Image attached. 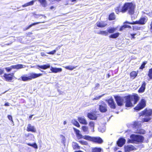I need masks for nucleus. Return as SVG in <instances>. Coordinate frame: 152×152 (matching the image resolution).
Listing matches in <instances>:
<instances>
[{"label": "nucleus", "instance_id": "f704fd0d", "mask_svg": "<svg viewBox=\"0 0 152 152\" xmlns=\"http://www.w3.org/2000/svg\"><path fill=\"white\" fill-rule=\"evenodd\" d=\"M115 29L114 28H110L108 29V32L110 33H113L114 32Z\"/></svg>", "mask_w": 152, "mask_h": 152}, {"label": "nucleus", "instance_id": "58836bf2", "mask_svg": "<svg viewBox=\"0 0 152 152\" xmlns=\"http://www.w3.org/2000/svg\"><path fill=\"white\" fill-rule=\"evenodd\" d=\"M89 126L92 128L94 129V123L93 121H91L89 123Z\"/></svg>", "mask_w": 152, "mask_h": 152}, {"label": "nucleus", "instance_id": "b1692460", "mask_svg": "<svg viewBox=\"0 0 152 152\" xmlns=\"http://www.w3.org/2000/svg\"><path fill=\"white\" fill-rule=\"evenodd\" d=\"M45 21H43V22H37L36 23H34L31 25H29L26 28V30L28 29L29 28H31L32 26H34L36 25H37L38 24L41 23H44Z\"/></svg>", "mask_w": 152, "mask_h": 152}, {"label": "nucleus", "instance_id": "c9c22d12", "mask_svg": "<svg viewBox=\"0 0 152 152\" xmlns=\"http://www.w3.org/2000/svg\"><path fill=\"white\" fill-rule=\"evenodd\" d=\"M98 129L99 131L101 132L102 133L104 132L105 130V129L104 127L102 128L101 126H100L98 128Z\"/></svg>", "mask_w": 152, "mask_h": 152}, {"label": "nucleus", "instance_id": "7ed1b4c3", "mask_svg": "<svg viewBox=\"0 0 152 152\" xmlns=\"http://www.w3.org/2000/svg\"><path fill=\"white\" fill-rule=\"evenodd\" d=\"M130 139L128 141L131 143L138 144L142 143L144 137L142 135L132 134L130 135Z\"/></svg>", "mask_w": 152, "mask_h": 152}, {"label": "nucleus", "instance_id": "39448f33", "mask_svg": "<svg viewBox=\"0 0 152 152\" xmlns=\"http://www.w3.org/2000/svg\"><path fill=\"white\" fill-rule=\"evenodd\" d=\"M29 76L28 77L25 76H22L21 77V80L24 81H26L30 80L32 79L36 78L37 77L41 76L42 75V73L37 74L34 73H31L29 74Z\"/></svg>", "mask_w": 152, "mask_h": 152}, {"label": "nucleus", "instance_id": "e2e57ef3", "mask_svg": "<svg viewBox=\"0 0 152 152\" xmlns=\"http://www.w3.org/2000/svg\"><path fill=\"white\" fill-rule=\"evenodd\" d=\"M99 84L98 83H96V86L95 87L96 88L97 87H99Z\"/></svg>", "mask_w": 152, "mask_h": 152}, {"label": "nucleus", "instance_id": "4468645a", "mask_svg": "<svg viewBox=\"0 0 152 152\" xmlns=\"http://www.w3.org/2000/svg\"><path fill=\"white\" fill-rule=\"evenodd\" d=\"M109 105L111 108L115 109L116 108V104L113 99L111 98L107 100Z\"/></svg>", "mask_w": 152, "mask_h": 152}, {"label": "nucleus", "instance_id": "6e6552de", "mask_svg": "<svg viewBox=\"0 0 152 152\" xmlns=\"http://www.w3.org/2000/svg\"><path fill=\"white\" fill-rule=\"evenodd\" d=\"M26 67L24 65L22 64H18L17 65L11 66L10 67H7L5 68L7 72H9L11 71L12 69H18L24 68Z\"/></svg>", "mask_w": 152, "mask_h": 152}, {"label": "nucleus", "instance_id": "72a5a7b5", "mask_svg": "<svg viewBox=\"0 0 152 152\" xmlns=\"http://www.w3.org/2000/svg\"><path fill=\"white\" fill-rule=\"evenodd\" d=\"M100 34H102L105 36H107L108 35V32L105 31H100Z\"/></svg>", "mask_w": 152, "mask_h": 152}, {"label": "nucleus", "instance_id": "a19ab883", "mask_svg": "<svg viewBox=\"0 0 152 152\" xmlns=\"http://www.w3.org/2000/svg\"><path fill=\"white\" fill-rule=\"evenodd\" d=\"M41 16L44 17V18H46V17L45 15H42L38 14H35V17L36 18H38L39 17H41Z\"/></svg>", "mask_w": 152, "mask_h": 152}, {"label": "nucleus", "instance_id": "a878e982", "mask_svg": "<svg viewBox=\"0 0 152 152\" xmlns=\"http://www.w3.org/2000/svg\"><path fill=\"white\" fill-rule=\"evenodd\" d=\"M119 33L118 32H117L111 34L109 36V37L112 38H116L119 36Z\"/></svg>", "mask_w": 152, "mask_h": 152}, {"label": "nucleus", "instance_id": "3c124183", "mask_svg": "<svg viewBox=\"0 0 152 152\" xmlns=\"http://www.w3.org/2000/svg\"><path fill=\"white\" fill-rule=\"evenodd\" d=\"M8 119L10 121H11L13 122L12 119V117L11 115H8Z\"/></svg>", "mask_w": 152, "mask_h": 152}, {"label": "nucleus", "instance_id": "4c0bfd02", "mask_svg": "<svg viewBox=\"0 0 152 152\" xmlns=\"http://www.w3.org/2000/svg\"><path fill=\"white\" fill-rule=\"evenodd\" d=\"M82 129L83 131L84 132H88V127L83 126L82 127Z\"/></svg>", "mask_w": 152, "mask_h": 152}, {"label": "nucleus", "instance_id": "09e8293b", "mask_svg": "<svg viewBox=\"0 0 152 152\" xmlns=\"http://www.w3.org/2000/svg\"><path fill=\"white\" fill-rule=\"evenodd\" d=\"M136 35V33L131 34L130 35L132 39H134L135 38V36Z\"/></svg>", "mask_w": 152, "mask_h": 152}, {"label": "nucleus", "instance_id": "aec40b11", "mask_svg": "<svg viewBox=\"0 0 152 152\" xmlns=\"http://www.w3.org/2000/svg\"><path fill=\"white\" fill-rule=\"evenodd\" d=\"M135 147L132 145H128L125 146L124 147V149L125 151H130L134 150Z\"/></svg>", "mask_w": 152, "mask_h": 152}, {"label": "nucleus", "instance_id": "052dcab7", "mask_svg": "<svg viewBox=\"0 0 152 152\" xmlns=\"http://www.w3.org/2000/svg\"><path fill=\"white\" fill-rule=\"evenodd\" d=\"M75 148H77L79 146L76 143H75Z\"/></svg>", "mask_w": 152, "mask_h": 152}, {"label": "nucleus", "instance_id": "49530a36", "mask_svg": "<svg viewBox=\"0 0 152 152\" xmlns=\"http://www.w3.org/2000/svg\"><path fill=\"white\" fill-rule=\"evenodd\" d=\"M104 94H103V95L100 96H96L93 99V100H97L98 99H99L101 97H102Z\"/></svg>", "mask_w": 152, "mask_h": 152}, {"label": "nucleus", "instance_id": "c85d7f7f", "mask_svg": "<svg viewBox=\"0 0 152 152\" xmlns=\"http://www.w3.org/2000/svg\"><path fill=\"white\" fill-rule=\"evenodd\" d=\"M101 148L95 147L92 149V152H101Z\"/></svg>", "mask_w": 152, "mask_h": 152}, {"label": "nucleus", "instance_id": "f03ea898", "mask_svg": "<svg viewBox=\"0 0 152 152\" xmlns=\"http://www.w3.org/2000/svg\"><path fill=\"white\" fill-rule=\"evenodd\" d=\"M126 104V107H130L133 106L132 101H134V104H135L139 100V97L137 94L134 95L133 96H128L125 97Z\"/></svg>", "mask_w": 152, "mask_h": 152}, {"label": "nucleus", "instance_id": "5fc2aeb1", "mask_svg": "<svg viewBox=\"0 0 152 152\" xmlns=\"http://www.w3.org/2000/svg\"><path fill=\"white\" fill-rule=\"evenodd\" d=\"M4 72V70L3 69H0V75L2 74Z\"/></svg>", "mask_w": 152, "mask_h": 152}, {"label": "nucleus", "instance_id": "de8ad7c7", "mask_svg": "<svg viewBox=\"0 0 152 152\" xmlns=\"http://www.w3.org/2000/svg\"><path fill=\"white\" fill-rule=\"evenodd\" d=\"M140 27L137 26H133V30L135 31L136 30H139L140 29Z\"/></svg>", "mask_w": 152, "mask_h": 152}, {"label": "nucleus", "instance_id": "69168bd1", "mask_svg": "<svg viewBox=\"0 0 152 152\" xmlns=\"http://www.w3.org/2000/svg\"><path fill=\"white\" fill-rule=\"evenodd\" d=\"M62 136L63 137V138H62V140H65V137H64L63 136Z\"/></svg>", "mask_w": 152, "mask_h": 152}, {"label": "nucleus", "instance_id": "4d7b16f0", "mask_svg": "<svg viewBox=\"0 0 152 152\" xmlns=\"http://www.w3.org/2000/svg\"><path fill=\"white\" fill-rule=\"evenodd\" d=\"M27 6H28L27 3H26L24 5H22V7H25Z\"/></svg>", "mask_w": 152, "mask_h": 152}, {"label": "nucleus", "instance_id": "c03bdc74", "mask_svg": "<svg viewBox=\"0 0 152 152\" xmlns=\"http://www.w3.org/2000/svg\"><path fill=\"white\" fill-rule=\"evenodd\" d=\"M36 1V0H32V1H31L28 2L27 3V4H28V6H31V5H33L34 3V2Z\"/></svg>", "mask_w": 152, "mask_h": 152}, {"label": "nucleus", "instance_id": "473e14b6", "mask_svg": "<svg viewBox=\"0 0 152 152\" xmlns=\"http://www.w3.org/2000/svg\"><path fill=\"white\" fill-rule=\"evenodd\" d=\"M137 75V73L135 71L132 72L130 73V75L131 77H133L134 78Z\"/></svg>", "mask_w": 152, "mask_h": 152}, {"label": "nucleus", "instance_id": "423d86ee", "mask_svg": "<svg viewBox=\"0 0 152 152\" xmlns=\"http://www.w3.org/2000/svg\"><path fill=\"white\" fill-rule=\"evenodd\" d=\"M86 140L93 142H94L101 144L103 142L102 139L100 137H92L88 135L86 137Z\"/></svg>", "mask_w": 152, "mask_h": 152}, {"label": "nucleus", "instance_id": "bf43d9fd", "mask_svg": "<svg viewBox=\"0 0 152 152\" xmlns=\"http://www.w3.org/2000/svg\"><path fill=\"white\" fill-rule=\"evenodd\" d=\"M100 31H95V32L96 33L100 34Z\"/></svg>", "mask_w": 152, "mask_h": 152}, {"label": "nucleus", "instance_id": "864d4df0", "mask_svg": "<svg viewBox=\"0 0 152 152\" xmlns=\"http://www.w3.org/2000/svg\"><path fill=\"white\" fill-rule=\"evenodd\" d=\"M124 26H125V28H131V26H130L129 25H126V24H124Z\"/></svg>", "mask_w": 152, "mask_h": 152}, {"label": "nucleus", "instance_id": "774afa93", "mask_svg": "<svg viewBox=\"0 0 152 152\" xmlns=\"http://www.w3.org/2000/svg\"><path fill=\"white\" fill-rule=\"evenodd\" d=\"M151 29L152 30V24H151Z\"/></svg>", "mask_w": 152, "mask_h": 152}, {"label": "nucleus", "instance_id": "37998d69", "mask_svg": "<svg viewBox=\"0 0 152 152\" xmlns=\"http://www.w3.org/2000/svg\"><path fill=\"white\" fill-rule=\"evenodd\" d=\"M120 6H119L116 7L115 8V12L117 14H118L119 12H121V10H120Z\"/></svg>", "mask_w": 152, "mask_h": 152}, {"label": "nucleus", "instance_id": "9d476101", "mask_svg": "<svg viewBox=\"0 0 152 152\" xmlns=\"http://www.w3.org/2000/svg\"><path fill=\"white\" fill-rule=\"evenodd\" d=\"M73 129L76 134V137L78 139H81L82 138L86 140V137L88 135L83 136L80 133V131L77 129L73 127Z\"/></svg>", "mask_w": 152, "mask_h": 152}, {"label": "nucleus", "instance_id": "6ab92c4d", "mask_svg": "<svg viewBox=\"0 0 152 152\" xmlns=\"http://www.w3.org/2000/svg\"><path fill=\"white\" fill-rule=\"evenodd\" d=\"M96 24L97 26L99 28H103L107 25V23L104 21H98L96 23Z\"/></svg>", "mask_w": 152, "mask_h": 152}, {"label": "nucleus", "instance_id": "5701e85b", "mask_svg": "<svg viewBox=\"0 0 152 152\" xmlns=\"http://www.w3.org/2000/svg\"><path fill=\"white\" fill-rule=\"evenodd\" d=\"M78 120L80 123L86 125L87 124V123L84 118L82 117H79L78 118Z\"/></svg>", "mask_w": 152, "mask_h": 152}, {"label": "nucleus", "instance_id": "a18cd8bd", "mask_svg": "<svg viewBox=\"0 0 152 152\" xmlns=\"http://www.w3.org/2000/svg\"><path fill=\"white\" fill-rule=\"evenodd\" d=\"M80 143L83 145H87L88 142L87 141L84 140H80L79 141Z\"/></svg>", "mask_w": 152, "mask_h": 152}, {"label": "nucleus", "instance_id": "f257e3e1", "mask_svg": "<svg viewBox=\"0 0 152 152\" xmlns=\"http://www.w3.org/2000/svg\"><path fill=\"white\" fill-rule=\"evenodd\" d=\"M135 7L132 2H126L122 7L121 12L124 13L128 10V13L130 15H133L134 13Z\"/></svg>", "mask_w": 152, "mask_h": 152}, {"label": "nucleus", "instance_id": "f3484780", "mask_svg": "<svg viewBox=\"0 0 152 152\" xmlns=\"http://www.w3.org/2000/svg\"><path fill=\"white\" fill-rule=\"evenodd\" d=\"M147 83L145 81H143L142 82V83L141 87L138 90V92L139 93H142L144 92L145 89V87Z\"/></svg>", "mask_w": 152, "mask_h": 152}, {"label": "nucleus", "instance_id": "cd10ccee", "mask_svg": "<svg viewBox=\"0 0 152 152\" xmlns=\"http://www.w3.org/2000/svg\"><path fill=\"white\" fill-rule=\"evenodd\" d=\"M72 122L74 125L78 127H79L80 126L79 123L75 120L74 119L72 120Z\"/></svg>", "mask_w": 152, "mask_h": 152}, {"label": "nucleus", "instance_id": "e433bc0d", "mask_svg": "<svg viewBox=\"0 0 152 152\" xmlns=\"http://www.w3.org/2000/svg\"><path fill=\"white\" fill-rule=\"evenodd\" d=\"M147 63V61H144L143 62L142 64H141V66L140 67V69H143L145 67V66Z\"/></svg>", "mask_w": 152, "mask_h": 152}, {"label": "nucleus", "instance_id": "a211bd4d", "mask_svg": "<svg viewBox=\"0 0 152 152\" xmlns=\"http://www.w3.org/2000/svg\"><path fill=\"white\" fill-rule=\"evenodd\" d=\"M50 67V70L52 73H57L61 72L62 71V69L60 68H57L52 66H51Z\"/></svg>", "mask_w": 152, "mask_h": 152}, {"label": "nucleus", "instance_id": "412c9836", "mask_svg": "<svg viewBox=\"0 0 152 152\" xmlns=\"http://www.w3.org/2000/svg\"><path fill=\"white\" fill-rule=\"evenodd\" d=\"M87 116L91 120H96L97 117L95 114L91 113H88Z\"/></svg>", "mask_w": 152, "mask_h": 152}, {"label": "nucleus", "instance_id": "7c9ffc66", "mask_svg": "<svg viewBox=\"0 0 152 152\" xmlns=\"http://www.w3.org/2000/svg\"><path fill=\"white\" fill-rule=\"evenodd\" d=\"M76 67L72 66H67L65 67V68L68 70H72L75 68Z\"/></svg>", "mask_w": 152, "mask_h": 152}, {"label": "nucleus", "instance_id": "603ef678", "mask_svg": "<svg viewBox=\"0 0 152 152\" xmlns=\"http://www.w3.org/2000/svg\"><path fill=\"white\" fill-rule=\"evenodd\" d=\"M41 56H43V57H45V56H47V55L44 52H42L41 53Z\"/></svg>", "mask_w": 152, "mask_h": 152}, {"label": "nucleus", "instance_id": "ea45409f", "mask_svg": "<svg viewBox=\"0 0 152 152\" xmlns=\"http://www.w3.org/2000/svg\"><path fill=\"white\" fill-rule=\"evenodd\" d=\"M58 50V49L56 48V50H55L53 51H51L50 52H49L47 53V54H50V55H53L56 52L57 50Z\"/></svg>", "mask_w": 152, "mask_h": 152}, {"label": "nucleus", "instance_id": "bb28decb", "mask_svg": "<svg viewBox=\"0 0 152 152\" xmlns=\"http://www.w3.org/2000/svg\"><path fill=\"white\" fill-rule=\"evenodd\" d=\"M115 19V16L114 13H111L109 16V20H114Z\"/></svg>", "mask_w": 152, "mask_h": 152}, {"label": "nucleus", "instance_id": "79ce46f5", "mask_svg": "<svg viewBox=\"0 0 152 152\" xmlns=\"http://www.w3.org/2000/svg\"><path fill=\"white\" fill-rule=\"evenodd\" d=\"M138 124V122L137 121H135L132 124V127L133 128H136Z\"/></svg>", "mask_w": 152, "mask_h": 152}, {"label": "nucleus", "instance_id": "6e6d98bb", "mask_svg": "<svg viewBox=\"0 0 152 152\" xmlns=\"http://www.w3.org/2000/svg\"><path fill=\"white\" fill-rule=\"evenodd\" d=\"M125 28V26H124V25H123V26H122L121 28H120V31H122Z\"/></svg>", "mask_w": 152, "mask_h": 152}, {"label": "nucleus", "instance_id": "0eeeda50", "mask_svg": "<svg viewBox=\"0 0 152 152\" xmlns=\"http://www.w3.org/2000/svg\"><path fill=\"white\" fill-rule=\"evenodd\" d=\"M148 18L145 17H142L140 18L139 20H137L135 21H133L132 22H129L127 21H126L124 23H128L132 25L139 24L140 25L145 24L147 21Z\"/></svg>", "mask_w": 152, "mask_h": 152}, {"label": "nucleus", "instance_id": "13d9d810", "mask_svg": "<svg viewBox=\"0 0 152 152\" xmlns=\"http://www.w3.org/2000/svg\"><path fill=\"white\" fill-rule=\"evenodd\" d=\"M4 106H10L9 103L8 102L4 104Z\"/></svg>", "mask_w": 152, "mask_h": 152}, {"label": "nucleus", "instance_id": "393cba45", "mask_svg": "<svg viewBox=\"0 0 152 152\" xmlns=\"http://www.w3.org/2000/svg\"><path fill=\"white\" fill-rule=\"evenodd\" d=\"M38 1L41 3L43 7H46L47 6V3L46 0H38Z\"/></svg>", "mask_w": 152, "mask_h": 152}, {"label": "nucleus", "instance_id": "9b49d317", "mask_svg": "<svg viewBox=\"0 0 152 152\" xmlns=\"http://www.w3.org/2000/svg\"><path fill=\"white\" fill-rule=\"evenodd\" d=\"M115 101L118 106H121L123 104L124 99L122 97L118 96H114Z\"/></svg>", "mask_w": 152, "mask_h": 152}, {"label": "nucleus", "instance_id": "4be33fe9", "mask_svg": "<svg viewBox=\"0 0 152 152\" xmlns=\"http://www.w3.org/2000/svg\"><path fill=\"white\" fill-rule=\"evenodd\" d=\"M37 66L38 68L44 69H45L50 67V65L49 64H48L45 65H37Z\"/></svg>", "mask_w": 152, "mask_h": 152}, {"label": "nucleus", "instance_id": "c756f323", "mask_svg": "<svg viewBox=\"0 0 152 152\" xmlns=\"http://www.w3.org/2000/svg\"><path fill=\"white\" fill-rule=\"evenodd\" d=\"M136 133L137 134H145V131L144 129H141L139 130H137Z\"/></svg>", "mask_w": 152, "mask_h": 152}, {"label": "nucleus", "instance_id": "680f3d73", "mask_svg": "<svg viewBox=\"0 0 152 152\" xmlns=\"http://www.w3.org/2000/svg\"><path fill=\"white\" fill-rule=\"evenodd\" d=\"M27 144L29 145V146H31L32 147V144H31V143H28Z\"/></svg>", "mask_w": 152, "mask_h": 152}, {"label": "nucleus", "instance_id": "ddd939ff", "mask_svg": "<svg viewBox=\"0 0 152 152\" xmlns=\"http://www.w3.org/2000/svg\"><path fill=\"white\" fill-rule=\"evenodd\" d=\"M126 140L123 138H120L117 142V144L118 146L122 147L125 143Z\"/></svg>", "mask_w": 152, "mask_h": 152}, {"label": "nucleus", "instance_id": "338daca9", "mask_svg": "<svg viewBox=\"0 0 152 152\" xmlns=\"http://www.w3.org/2000/svg\"><path fill=\"white\" fill-rule=\"evenodd\" d=\"M75 152H83L81 151H75Z\"/></svg>", "mask_w": 152, "mask_h": 152}, {"label": "nucleus", "instance_id": "dca6fc26", "mask_svg": "<svg viewBox=\"0 0 152 152\" xmlns=\"http://www.w3.org/2000/svg\"><path fill=\"white\" fill-rule=\"evenodd\" d=\"M26 130L28 132H36V129L34 126H32L31 124L28 125Z\"/></svg>", "mask_w": 152, "mask_h": 152}, {"label": "nucleus", "instance_id": "1a4fd4ad", "mask_svg": "<svg viewBox=\"0 0 152 152\" xmlns=\"http://www.w3.org/2000/svg\"><path fill=\"white\" fill-rule=\"evenodd\" d=\"M146 102L145 99H142L140 102L137 105V106L134 108V110L139 111L143 109L146 105Z\"/></svg>", "mask_w": 152, "mask_h": 152}, {"label": "nucleus", "instance_id": "2eb2a0df", "mask_svg": "<svg viewBox=\"0 0 152 152\" xmlns=\"http://www.w3.org/2000/svg\"><path fill=\"white\" fill-rule=\"evenodd\" d=\"M14 73H12L11 74H7L5 73L4 74V77L5 78L6 81H11L13 79V76Z\"/></svg>", "mask_w": 152, "mask_h": 152}, {"label": "nucleus", "instance_id": "f8f14e48", "mask_svg": "<svg viewBox=\"0 0 152 152\" xmlns=\"http://www.w3.org/2000/svg\"><path fill=\"white\" fill-rule=\"evenodd\" d=\"M107 105L104 103H103L99 105V109L101 112L104 113L107 111Z\"/></svg>", "mask_w": 152, "mask_h": 152}, {"label": "nucleus", "instance_id": "0e129e2a", "mask_svg": "<svg viewBox=\"0 0 152 152\" xmlns=\"http://www.w3.org/2000/svg\"><path fill=\"white\" fill-rule=\"evenodd\" d=\"M54 8V7L53 6H51L50 7V9L51 10L53 9Z\"/></svg>", "mask_w": 152, "mask_h": 152}, {"label": "nucleus", "instance_id": "2f4dec72", "mask_svg": "<svg viewBox=\"0 0 152 152\" xmlns=\"http://www.w3.org/2000/svg\"><path fill=\"white\" fill-rule=\"evenodd\" d=\"M148 76L149 77L150 79H152V68H151L149 69L148 73Z\"/></svg>", "mask_w": 152, "mask_h": 152}, {"label": "nucleus", "instance_id": "20e7f679", "mask_svg": "<svg viewBox=\"0 0 152 152\" xmlns=\"http://www.w3.org/2000/svg\"><path fill=\"white\" fill-rule=\"evenodd\" d=\"M140 115H145V118H142V120L143 122H148L151 119L150 117L152 114V110L145 109L140 113Z\"/></svg>", "mask_w": 152, "mask_h": 152}, {"label": "nucleus", "instance_id": "8fccbe9b", "mask_svg": "<svg viewBox=\"0 0 152 152\" xmlns=\"http://www.w3.org/2000/svg\"><path fill=\"white\" fill-rule=\"evenodd\" d=\"M32 147L35 148H37V146L35 143L33 144Z\"/></svg>", "mask_w": 152, "mask_h": 152}]
</instances>
